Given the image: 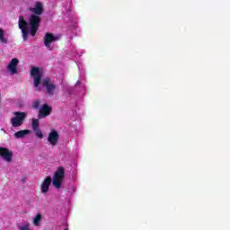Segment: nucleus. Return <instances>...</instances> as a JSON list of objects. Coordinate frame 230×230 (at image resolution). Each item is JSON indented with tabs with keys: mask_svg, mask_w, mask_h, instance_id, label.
I'll list each match as a JSON object with an SVG mask.
<instances>
[{
	"mask_svg": "<svg viewBox=\"0 0 230 230\" xmlns=\"http://www.w3.org/2000/svg\"><path fill=\"white\" fill-rule=\"evenodd\" d=\"M28 10L30 13L28 22L22 16H19L18 22V26L20 30H22L23 40H28L29 34L35 37V33H37L39 26H40L42 21L40 15L44 13V4H42V2L36 1Z\"/></svg>",
	"mask_w": 230,
	"mask_h": 230,
	"instance_id": "f257e3e1",
	"label": "nucleus"
},
{
	"mask_svg": "<svg viewBox=\"0 0 230 230\" xmlns=\"http://www.w3.org/2000/svg\"><path fill=\"white\" fill-rule=\"evenodd\" d=\"M31 75L34 80L36 91H40L42 87H45L49 96H53L57 93V86L51 83L49 78L46 77L42 79V70L40 68L32 66Z\"/></svg>",
	"mask_w": 230,
	"mask_h": 230,
	"instance_id": "f03ea898",
	"label": "nucleus"
},
{
	"mask_svg": "<svg viewBox=\"0 0 230 230\" xmlns=\"http://www.w3.org/2000/svg\"><path fill=\"white\" fill-rule=\"evenodd\" d=\"M60 40V35H55L53 33L47 32L43 38L44 45L49 51L55 49V42Z\"/></svg>",
	"mask_w": 230,
	"mask_h": 230,
	"instance_id": "7ed1b4c3",
	"label": "nucleus"
},
{
	"mask_svg": "<svg viewBox=\"0 0 230 230\" xmlns=\"http://www.w3.org/2000/svg\"><path fill=\"white\" fill-rule=\"evenodd\" d=\"M65 174L66 171L64 170V167H58L54 174V177L52 179V184L58 190L60 189V187L62 186V181H64Z\"/></svg>",
	"mask_w": 230,
	"mask_h": 230,
	"instance_id": "20e7f679",
	"label": "nucleus"
},
{
	"mask_svg": "<svg viewBox=\"0 0 230 230\" xmlns=\"http://www.w3.org/2000/svg\"><path fill=\"white\" fill-rule=\"evenodd\" d=\"M60 140V134L56 129H50L47 137V141L51 146H57L58 141Z\"/></svg>",
	"mask_w": 230,
	"mask_h": 230,
	"instance_id": "39448f33",
	"label": "nucleus"
},
{
	"mask_svg": "<svg viewBox=\"0 0 230 230\" xmlns=\"http://www.w3.org/2000/svg\"><path fill=\"white\" fill-rule=\"evenodd\" d=\"M26 119L25 112H14V117L11 119V124L13 127H21L24 123Z\"/></svg>",
	"mask_w": 230,
	"mask_h": 230,
	"instance_id": "423d86ee",
	"label": "nucleus"
},
{
	"mask_svg": "<svg viewBox=\"0 0 230 230\" xmlns=\"http://www.w3.org/2000/svg\"><path fill=\"white\" fill-rule=\"evenodd\" d=\"M0 157H2L5 163H12L13 161V152L8 148L0 146Z\"/></svg>",
	"mask_w": 230,
	"mask_h": 230,
	"instance_id": "0eeeda50",
	"label": "nucleus"
},
{
	"mask_svg": "<svg viewBox=\"0 0 230 230\" xmlns=\"http://www.w3.org/2000/svg\"><path fill=\"white\" fill-rule=\"evenodd\" d=\"M40 122L37 119H32L31 127L32 130L35 132V136L39 137V139H42L44 137V134H42V129L39 128Z\"/></svg>",
	"mask_w": 230,
	"mask_h": 230,
	"instance_id": "6e6552de",
	"label": "nucleus"
},
{
	"mask_svg": "<svg viewBox=\"0 0 230 230\" xmlns=\"http://www.w3.org/2000/svg\"><path fill=\"white\" fill-rule=\"evenodd\" d=\"M19 66V59L17 58H13L7 65V71L10 75H17V66Z\"/></svg>",
	"mask_w": 230,
	"mask_h": 230,
	"instance_id": "1a4fd4ad",
	"label": "nucleus"
},
{
	"mask_svg": "<svg viewBox=\"0 0 230 230\" xmlns=\"http://www.w3.org/2000/svg\"><path fill=\"white\" fill-rule=\"evenodd\" d=\"M51 185V176H48L41 183V193H48Z\"/></svg>",
	"mask_w": 230,
	"mask_h": 230,
	"instance_id": "9d476101",
	"label": "nucleus"
},
{
	"mask_svg": "<svg viewBox=\"0 0 230 230\" xmlns=\"http://www.w3.org/2000/svg\"><path fill=\"white\" fill-rule=\"evenodd\" d=\"M49 114H51V107L48 104L43 105L40 111V118H46V116H49Z\"/></svg>",
	"mask_w": 230,
	"mask_h": 230,
	"instance_id": "9b49d317",
	"label": "nucleus"
},
{
	"mask_svg": "<svg viewBox=\"0 0 230 230\" xmlns=\"http://www.w3.org/2000/svg\"><path fill=\"white\" fill-rule=\"evenodd\" d=\"M29 134H31V130L23 129L14 133V137L15 139H22V137H26V136H28Z\"/></svg>",
	"mask_w": 230,
	"mask_h": 230,
	"instance_id": "f8f14e48",
	"label": "nucleus"
},
{
	"mask_svg": "<svg viewBox=\"0 0 230 230\" xmlns=\"http://www.w3.org/2000/svg\"><path fill=\"white\" fill-rule=\"evenodd\" d=\"M40 222H42V215L37 214L33 218V226L39 227V226H40Z\"/></svg>",
	"mask_w": 230,
	"mask_h": 230,
	"instance_id": "ddd939ff",
	"label": "nucleus"
},
{
	"mask_svg": "<svg viewBox=\"0 0 230 230\" xmlns=\"http://www.w3.org/2000/svg\"><path fill=\"white\" fill-rule=\"evenodd\" d=\"M0 42L2 44H8V40L4 38V31L3 29H0Z\"/></svg>",
	"mask_w": 230,
	"mask_h": 230,
	"instance_id": "4468645a",
	"label": "nucleus"
},
{
	"mask_svg": "<svg viewBox=\"0 0 230 230\" xmlns=\"http://www.w3.org/2000/svg\"><path fill=\"white\" fill-rule=\"evenodd\" d=\"M40 105V102L39 101L34 102L33 108L39 109V106Z\"/></svg>",
	"mask_w": 230,
	"mask_h": 230,
	"instance_id": "2eb2a0df",
	"label": "nucleus"
},
{
	"mask_svg": "<svg viewBox=\"0 0 230 230\" xmlns=\"http://www.w3.org/2000/svg\"><path fill=\"white\" fill-rule=\"evenodd\" d=\"M82 83H80V81H77L75 85H80Z\"/></svg>",
	"mask_w": 230,
	"mask_h": 230,
	"instance_id": "dca6fc26",
	"label": "nucleus"
},
{
	"mask_svg": "<svg viewBox=\"0 0 230 230\" xmlns=\"http://www.w3.org/2000/svg\"><path fill=\"white\" fill-rule=\"evenodd\" d=\"M65 230H69V229L66 228Z\"/></svg>",
	"mask_w": 230,
	"mask_h": 230,
	"instance_id": "f3484780",
	"label": "nucleus"
}]
</instances>
